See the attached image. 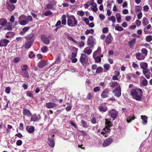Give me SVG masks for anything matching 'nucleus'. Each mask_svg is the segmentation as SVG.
Returning a JSON list of instances; mask_svg holds the SVG:
<instances>
[{"mask_svg":"<svg viewBox=\"0 0 152 152\" xmlns=\"http://www.w3.org/2000/svg\"><path fill=\"white\" fill-rule=\"evenodd\" d=\"M130 93L134 99L138 101L141 100L143 95V92L141 89L138 88L133 89L131 90Z\"/></svg>","mask_w":152,"mask_h":152,"instance_id":"nucleus-1","label":"nucleus"},{"mask_svg":"<svg viewBox=\"0 0 152 152\" xmlns=\"http://www.w3.org/2000/svg\"><path fill=\"white\" fill-rule=\"evenodd\" d=\"M77 21L74 16L72 15L68 17L67 24L69 26L74 27L77 25Z\"/></svg>","mask_w":152,"mask_h":152,"instance_id":"nucleus-2","label":"nucleus"},{"mask_svg":"<svg viewBox=\"0 0 152 152\" xmlns=\"http://www.w3.org/2000/svg\"><path fill=\"white\" fill-rule=\"evenodd\" d=\"M110 128H108L107 127H105L102 130L101 132L100 131V129L98 130L97 131V133H99V135L101 136H104L105 137L108 136V134L110 132Z\"/></svg>","mask_w":152,"mask_h":152,"instance_id":"nucleus-3","label":"nucleus"},{"mask_svg":"<svg viewBox=\"0 0 152 152\" xmlns=\"http://www.w3.org/2000/svg\"><path fill=\"white\" fill-rule=\"evenodd\" d=\"M88 58L87 55L85 54H82L80 59V62L82 64H87L88 61Z\"/></svg>","mask_w":152,"mask_h":152,"instance_id":"nucleus-4","label":"nucleus"},{"mask_svg":"<svg viewBox=\"0 0 152 152\" xmlns=\"http://www.w3.org/2000/svg\"><path fill=\"white\" fill-rule=\"evenodd\" d=\"M108 115H110L111 117L115 120L118 115V112L114 109H112L111 110L108 111Z\"/></svg>","mask_w":152,"mask_h":152,"instance_id":"nucleus-5","label":"nucleus"},{"mask_svg":"<svg viewBox=\"0 0 152 152\" xmlns=\"http://www.w3.org/2000/svg\"><path fill=\"white\" fill-rule=\"evenodd\" d=\"M95 39L92 36H90L87 41L88 45L90 48H92L94 46L95 42Z\"/></svg>","mask_w":152,"mask_h":152,"instance_id":"nucleus-6","label":"nucleus"},{"mask_svg":"<svg viewBox=\"0 0 152 152\" xmlns=\"http://www.w3.org/2000/svg\"><path fill=\"white\" fill-rule=\"evenodd\" d=\"M113 141V138L112 137L106 139L103 142L102 145L104 147H107Z\"/></svg>","mask_w":152,"mask_h":152,"instance_id":"nucleus-7","label":"nucleus"},{"mask_svg":"<svg viewBox=\"0 0 152 152\" xmlns=\"http://www.w3.org/2000/svg\"><path fill=\"white\" fill-rule=\"evenodd\" d=\"M54 135L53 134L51 137H49L48 138L47 143L51 147H53L55 146L54 137Z\"/></svg>","mask_w":152,"mask_h":152,"instance_id":"nucleus-8","label":"nucleus"},{"mask_svg":"<svg viewBox=\"0 0 152 152\" xmlns=\"http://www.w3.org/2000/svg\"><path fill=\"white\" fill-rule=\"evenodd\" d=\"M98 107L99 111L101 113L105 112L108 109L107 107L103 104L99 105Z\"/></svg>","mask_w":152,"mask_h":152,"instance_id":"nucleus-9","label":"nucleus"},{"mask_svg":"<svg viewBox=\"0 0 152 152\" xmlns=\"http://www.w3.org/2000/svg\"><path fill=\"white\" fill-rule=\"evenodd\" d=\"M13 3L9 2L6 3L7 8L10 11H12L15 8V6Z\"/></svg>","mask_w":152,"mask_h":152,"instance_id":"nucleus-10","label":"nucleus"},{"mask_svg":"<svg viewBox=\"0 0 152 152\" xmlns=\"http://www.w3.org/2000/svg\"><path fill=\"white\" fill-rule=\"evenodd\" d=\"M110 91L109 89L106 88L102 92L101 94V97L103 99L108 97Z\"/></svg>","mask_w":152,"mask_h":152,"instance_id":"nucleus-11","label":"nucleus"},{"mask_svg":"<svg viewBox=\"0 0 152 152\" xmlns=\"http://www.w3.org/2000/svg\"><path fill=\"white\" fill-rule=\"evenodd\" d=\"M112 92L115 94V96L117 97H119L121 95V89L120 87L113 90Z\"/></svg>","mask_w":152,"mask_h":152,"instance_id":"nucleus-12","label":"nucleus"},{"mask_svg":"<svg viewBox=\"0 0 152 152\" xmlns=\"http://www.w3.org/2000/svg\"><path fill=\"white\" fill-rule=\"evenodd\" d=\"M41 39L43 42L46 45H48L50 43V39L48 38L44 35L41 36Z\"/></svg>","mask_w":152,"mask_h":152,"instance_id":"nucleus-13","label":"nucleus"},{"mask_svg":"<svg viewBox=\"0 0 152 152\" xmlns=\"http://www.w3.org/2000/svg\"><path fill=\"white\" fill-rule=\"evenodd\" d=\"M40 119V116L39 115H38V116L36 114H34L31 115V121H38Z\"/></svg>","mask_w":152,"mask_h":152,"instance_id":"nucleus-14","label":"nucleus"},{"mask_svg":"<svg viewBox=\"0 0 152 152\" xmlns=\"http://www.w3.org/2000/svg\"><path fill=\"white\" fill-rule=\"evenodd\" d=\"M10 42L7 39H4L0 40V46L6 47Z\"/></svg>","mask_w":152,"mask_h":152,"instance_id":"nucleus-15","label":"nucleus"},{"mask_svg":"<svg viewBox=\"0 0 152 152\" xmlns=\"http://www.w3.org/2000/svg\"><path fill=\"white\" fill-rule=\"evenodd\" d=\"M45 106L46 107L48 108H53L57 106V104L54 103L49 102L46 103L45 104Z\"/></svg>","mask_w":152,"mask_h":152,"instance_id":"nucleus-16","label":"nucleus"},{"mask_svg":"<svg viewBox=\"0 0 152 152\" xmlns=\"http://www.w3.org/2000/svg\"><path fill=\"white\" fill-rule=\"evenodd\" d=\"M47 65V63L44 60H41L38 64V67L42 68Z\"/></svg>","mask_w":152,"mask_h":152,"instance_id":"nucleus-17","label":"nucleus"},{"mask_svg":"<svg viewBox=\"0 0 152 152\" xmlns=\"http://www.w3.org/2000/svg\"><path fill=\"white\" fill-rule=\"evenodd\" d=\"M35 128L33 126H27L26 127V129L29 133H31L34 131Z\"/></svg>","mask_w":152,"mask_h":152,"instance_id":"nucleus-18","label":"nucleus"},{"mask_svg":"<svg viewBox=\"0 0 152 152\" xmlns=\"http://www.w3.org/2000/svg\"><path fill=\"white\" fill-rule=\"evenodd\" d=\"M137 59L138 60H142L145 59V56L140 53H137L135 54Z\"/></svg>","mask_w":152,"mask_h":152,"instance_id":"nucleus-19","label":"nucleus"},{"mask_svg":"<svg viewBox=\"0 0 152 152\" xmlns=\"http://www.w3.org/2000/svg\"><path fill=\"white\" fill-rule=\"evenodd\" d=\"M34 40L32 39L30 41H29L26 42L25 45V47L26 48L28 49L30 48L33 43Z\"/></svg>","mask_w":152,"mask_h":152,"instance_id":"nucleus-20","label":"nucleus"},{"mask_svg":"<svg viewBox=\"0 0 152 152\" xmlns=\"http://www.w3.org/2000/svg\"><path fill=\"white\" fill-rule=\"evenodd\" d=\"M136 41V39L134 38L132 40L129 42L128 45L129 46L130 48H132L134 47V45Z\"/></svg>","mask_w":152,"mask_h":152,"instance_id":"nucleus-21","label":"nucleus"},{"mask_svg":"<svg viewBox=\"0 0 152 152\" xmlns=\"http://www.w3.org/2000/svg\"><path fill=\"white\" fill-rule=\"evenodd\" d=\"M101 49L100 47L98 48L97 50L94 52L93 53V56L95 55H101Z\"/></svg>","mask_w":152,"mask_h":152,"instance_id":"nucleus-22","label":"nucleus"},{"mask_svg":"<svg viewBox=\"0 0 152 152\" xmlns=\"http://www.w3.org/2000/svg\"><path fill=\"white\" fill-rule=\"evenodd\" d=\"M141 119H142V121H142V124L143 125H146L147 124V119L148 118L145 115H141Z\"/></svg>","mask_w":152,"mask_h":152,"instance_id":"nucleus-23","label":"nucleus"},{"mask_svg":"<svg viewBox=\"0 0 152 152\" xmlns=\"http://www.w3.org/2000/svg\"><path fill=\"white\" fill-rule=\"evenodd\" d=\"M112 37L110 35V34L108 35L106 38L105 42L107 44H109L111 42V39Z\"/></svg>","mask_w":152,"mask_h":152,"instance_id":"nucleus-24","label":"nucleus"},{"mask_svg":"<svg viewBox=\"0 0 152 152\" xmlns=\"http://www.w3.org/2000/svg\"><path fill=\"white\" fill-rule=\"evenodd\" d=\"M97 55H95L94 57L93 55V58L94 59L95 62L97 63H99L101 62V58L99 56H96Z\"/></svg>","mask_w":152,"mask_h":152,"instance_id":"nucleus-25","label":"nucleus"},{"mask_svg":"<svg viewBox=\"0 0 152 152\" xmlns=\"http://www.w3.org/2000/svg\"><path fill=\"white\" fill-rule=\"evenodd\" d=\"M20 74L24 77L28 78L29 77V74L27 71L23 72H20Z\"/></svg>","mask_w":152,"mask_h":152,"instance_id":"nucleus-26","label":"nucleus"},{"mask_svg":"<svg viewBox=\"0 0 152 152\" xmlns=\"http://www.w3.org/2000/svg\"><path fill=\"white\" fill-rule=\"evenodd\" d=\"M23 113L24 115H26L28 116H31V113L30 111L26 109H24L23 110Z\"/></svg>","mask_w":152,"mask_h":152,"instance_id":"nucleus-27","label":"nucleus"},{"mask_svg":"<svg viewBox=\"0 0 152 152\" xmlns=\"http://www.w3.org/2000/svg\"><path fill=\"white\" fill-rule=\"evenodd\" d=\"M83 52L87 55H89L91 53L92 50L91 49H89L87 47L84 49Z\"/></svg>","mask_w":152,"mask_h":152,"instance_id":"nucleus-28","label":"nucleus"},{"mask_svg":"<svg viewBox=\"0 0 152 152\" xmlns=\"http://www.w3.org/2000/svg\"><path fill=\"white\" fill-rule=\"evenodd\" d=\"M12 24L10 23H6L5 26V28L6 29L8 30H12Z\"/></svg>","mask_w":152,"mask_h":152,"instance_id":"nucleus-29","label":"nucleus"},{"mask_svg":"<svg viewBox=\"0 0 152 152\" xmlns=\"http://www.w3.org/2000/svg\"><path fill=\"white\" fill-rule=\"evenodd\" d=\"M115 16L117 19V22L118 23H120L121 22V15L120 13H117L116 14Z\"/></svg>","mask_w":152,"mask_h":152,"instance_id":"nucleus-30","label":"nucleus"},{"mask_svg":"<svg viewBox=\"0 0 152 152\" xmlns=\"http://www.w3.org/2000/svg\"><path fill=\"white\" fill-rule=\"evenodd\" d=\"M7 23V20L6 19L4 18H1L0 19V25L4 26Z\"/></svg>","mask_w":152,"mask_h":152,"instance_id":"nucleus-31","label":"nucleus"},{"mask_svg":"<svg viewBox=\"0 0 152 152\" xmlns=\"http://www.w3.org/2000/svg\"><path fill=\"white\" fill-rule=\"evenodd\" d=\"M135 118L134 115L132 116H130L127 118L126 121L128 123H130L132 121L134 120Z\"/></svg>","mask_w":152,"mask_h":152,"instance_id":"nucleus-32","label":"nucleus"},{"mask_svg":"<svg viewBox=\"0 0 152 152\" xmlns=\"http://www.w3.org/2000/svg\"><path fill=\"white\" fill-rule=\"evenodd\" d=\"M66 16L65 15H63L61 18V23L63 25H65L66 24Z\"/></svg>","mask_w":152,"mask_h":152,"instance_id":"nucleus-33","label":"nucleus"},{"mask_svg":"<svg viewBox=\"0 0 152 152\" xmlns=\"http://www.w3.org/2000/svg\"><path fill=\"white\" fill-rule=\"evenodd\" d=\"M140 66L143 69H147L148 67V64L145 62L142 63L140 64Z\"/></svg>","mask_w":152,"mask_h":152,"instance_id":"nucleus-34","label":"nucleus"},{"mask_svg":"<svg viewBox=\"0 0 152 152\" xmlns=\"http://www.w3.org/2000/svg\"><path fill=\"white\" fill-rule=\"evenodd\" d=\"M94 33V31L93 29H91L90 30L87 29L85 32V34L88 35V34H93Z\"/></svg>","mask_w":152,"mask_h":152,"instance_id":"nucleus-35","label":"nucleus"},{"mask_svg":"<svg viewBox=\"0 0 152 152\" xmlns=\"http://www.w3.org/2000/svg\"><path fill=\"white\" fill-rule=\"evenodd\" d=\"M142 23L143 25L145 26L149 22L146 18L144 17L142 19Z\"/></svg>","mask_w":152,"mask_h":152,"instance_id":"nucleus-36","label":"nucleus"},{"mask_svg":"<svg viewBox=\"0 0 152 152\" xmlns=\"http://www.w3.org/2000/svg\"><path fill=\"white\" fill-rule=\"evenodd\" d=\"M19 23L22 25H25L28 23V22L25 20L19 21Z\"/></svg>","mask_w":152,"mask_h":152,"instance_id":"nucleus-37","label":"nucleus"},{"mask_svg":"<svg viewBox=\"0 0 152 152\" xmlns=\"http://www.w3.org/2000/svg\"><path fill=\"white\" fill-rule=\"evenodd\" d=\"M41 51L43 53H46L48 50V48L47 46H44L41 48Z\"/></svg>","mask_w":152,"mask_h":152,"instance_id":"nucleus-38","label":"nucleus"},{"mask_svg":"<svg viewBox=\"0 0 152 152\" xmlns=\"http://www.w3.org/2000/svg\"><path fill=\"white\" fill-rule=\"evenodd\" d=\"M141 51L145 57L147 56L148 54V50L146 49L145 48L142 49L141 50Z\"/></svg>","mask_w":152,"mask_h":152,"instance_id":"nucleus-39","label":"nucleus"},{"mask_svg":"<svg viewBox=\"0 0 152 152\" xmlns=\"http://www.w3.org/2000/svg\"><path fill=\"white\" fill-rule=\"evenodd\" d=\"M115 29L119 31H121L124 30L123 28L121 26H119L118 24H117L115 26Z\"/></svg>","mask_w":152,"mask_h":152,"instance_id":"nucleus-40","label":"nucleus"},{"mask_svg":"<svg viewBox=\"0 0 152 152\" xmlns=\"http://www.w3.org/2000/svg\"><path fill=\"white\" fill-rule=\"evenodd\" d=\"M117 83H118L116 82H110V85L111 87L113 88L117 84Z\"/></svg>","mask_w":152,"mask_h":152,"instance_id":"nucleus-41","label":"nucleus"},{"mask_svg":"<svg viewBox=\"0 0 152 152\" xmlns=\"http://www.w3.org/2000/svg\"><path fill=\"white\" fill-rule=\"evenodd\" d=\"M34 36V34L33 33H31L27 36L26 37V38L28 40H29L32 39Z\"/></svg>","mask_w":152,"mask_h":152,"instance_id":"nucleus-42","label":"nucleus"},{"mask_svg":"<svg viewBox=\"0 0 152 152\" xmlns=\"http://www.w3.org/2000/svg\"><path fill=\"white\" fill-rule=\"evenodd\" d=\"M46 8L48 9H50L52 10L54 9L53 5L51 4H48L46 6Z\"/></svg>","mask_w":152,"mask_h":152,"instance_id":"nucleus-43","label":"nucleus"},{"mask_svg":"<svg viewBox=\"0 0 152 152\" xmlns=\"http://www.w3.org/2000/svg\"><path fill=\"white\" fill-rule=\"evenodd\" d=\"M108 19L110 21H111L113 23L115 22V17L114 16H112L111 17H109Z\"/></svg>","mask_w":152,"mask_h":152,"instance_id":"nucleus-44","label":"nucleus"},{"mask_svg":"<svg viewBox=\"0 0 152 152\" xmlns=\"http://www.w3.org/2000/svg\"><path fill=\"white\" fill-rule=\"evenodd\" d=\"M145 39L146 41L149 42L152 40V36L151 35H149L146 37Z\"/></svg>","mask_w":152,"mask_h":152,"instance_id":"nucleus-45","label":"nucleus"},{"mask_svg":"<svg viewBox=\"0 0 152 152\" xmlns=\"http://www.w3.org/2000/svg\"><path fill=\"white\" fill-rule=\"evenodd\" d=\"M26 95L30 97L33 98V94L31 92V91H28L26 94Z\"/></svg>","mask_w":152,"mask_h":152,"instance_id":"nucleus-46","label":"nucleus"},{"mask_svg":"<svg viewBox=\"0 0 152 152\" xmlns=\"http://www.w3.org/2000/svg\"><path fill=\"white\" fill-rule=\"evenodd\" d=\"M141 7L140 6H137L135 8L136 12H139L141 11Z\"/></svg>","mask_w":152,"mask_h":152,"instance_id":"nucleus-47","label":"nucleus"},{"mask_svg":"<svg viewBox=\"0 0 152 152\" xmlns=\"http://www.w3.org/2000/svg\"><path fill=\"white\" fill-rule=\"evenodd\" d=\"M102 68L101 67H99L97 69L96 73L97 74H99L102 72Z\"/></svg>","mask_w":152,"mask_h":152,"instance_id":"nucleus-48","label":"nucleus"},{"mask_svg":"<svg viewBox=\"0 0 152 152\" xmlns=\"http://www.w3.org/2000/svg\"><path fill=\"white\" fill-rule=\"evenodd\" d=\"M26 19L27 20L26 21L28 22V23L29 22H31L33 20L32 17L31 15H28L27 17L26 16Z\"/></svg>","mask_w":152,"mask_h":152,"instance_id":"nucleus-49","label":"nucleus"},{"mask_svg":"<svg viewBox=\"0 0 152 152\" xmlns=\"http://www.w3.org/2000/svg\"><path fill=\"white\" fill-rule=\"evenodd\" d=\"M52 13L53 12L50 11H48L45 12L44 13V15L46 16H48L52 15Z\"/></svg>","mask_w":152,"mask_h":152,"instance_id":"nucleus-50","label":"nucleus"},{"mask_svg":"<svg viewBox=\"0 0 152 152\" xmlns=\"http://www.w3.org/2000/svg\"><path fill=\"white\" fill-rule=\"evenodd\" d=\"M106 127H107L108 128H110L112 126V124L110 121H107L106 122Z\"/></svg>","mask_w":152,"mask_h":152,"instance_id":"nucleus-51","label":"nucleus"},{"mask_svg":"<svg viewBox=\"0 0 152 152\" xmlns=\"http://www.w3.org/2000/svg\"><path fill=\"white\" fill-rule=\"evenodd\" d=\"M81 123L83 125V127L86 128L88 127L86 123L83 120H81Z\"/></svg>","mask_w":152,"mask_h":152,"instance_id":"nucleus-52","label":"nucleus"},{"mask_svg":"<svg viewBox=\"0 0 152 152\" xmlns=\"http://www.w3.org/2000/svg\"><path fill=\"white\" fill-rule=\"evenodd\" d=\"M26 16L24 15H21L18 18L19 21H20L22 19H26Z\"/></svg>","mask_w":152,"mask_h":152,"instance_id":"nucleus-53","label":"nucleus"},{"mask_svg":"<svg viewBox=\"0 0 152 152\" xmlns=\"http://www.w3.org/2000/svg\"><path fill=\"white\" fill-rule=\"evenodd\" d=\"M67 38L69 40H72L73 42H75L76 44H78V42H77L76 41H75V39H74L72 37L70 36H67Z\"/></svg>","mask_w":152,"mask_h":152,"instance_id":"nucleus-54","label":"nucleus"},{"mask_svg":"<svg viewBox=\"0 0 152 152\" xmlns=\"http://www.w3.org/2000/svg\"><path fill=\"white\" fill-rule=\"evenodd\" d=\"M11 88L9 87H6L5 90V91L6 93L9 94L10 92Z\"/></svg>","mask_w":152,"mask_h":152,"instance_id":"nucleus-55","label":"nucleus"},{"mask_svg":"<svg viewBox=\"0 0 152 152\" xmlns=\"http://www.w3.org/2000/svg\"><path fill=\"white\" fill-rule=\"evenodd\" d=\"M104 67L106 70H108L110 67V65L109 64H105L104 65Z\"/></svg>","mask_w":152,"mask_h":152,"instance_id":"nucleus-56","label":"nucleus"},{"mask_svg":"<svg viewBox=\"0 0 152 152\" xmlns=\"http://www.w3.org/2000/svg\"><path fill=\"white\" fill-rule=\"evenodd\" d=\"M142 83L143 86H146L148 84V81L145 79L142 81Z\"/></svg>","mask_w":152,"mask_h":152,"instance_id":"nucleus-57","label":"nucleus"},{"mask_svg":"<svg viewBox=\"0 0 152 152\" xmlns=\"http://www.w3.org/2000/svg\"><path fill=\"white\" fill-rule=\"evenodd\" d=\"M77 14L81 16H83L84 15V12L82 11H78Z\"/></svg>","mask_w":152,"mask_h":152,"instance_id":"nucleus-58","label":"nucleus"},{"mask_svg":"<svg viewBox=\"0 0 152 152\" xmlns=\"http://www.w3.org/2000/svg\"><path fill=\"white\" fill-rule=\"evenodd\" d=\"M51 99H52V101L56 102L58 101V100L57 99L56 97L54 96H51L50 97Z\"/></svg>","mask_w":152,"mask_h":152,"instance_id":"nucleus-59","label":"nucleus"},{"mask_svg":"<svg viewBox=\"0 0 152 152\" xmlns=\"http://www.w3.org/2000/svg\"><path fill=\"white\" fill-rule=\"evenodd\" d=\"M22 142L21 140H17L16 142V144L17 145L20 146L22 144Z\"/></svg>","mask_w":152,"mask_h":152,"instance_id":"nucleus-60","label":"nucleus"},{"mask_svg":"<svg viewBox=\"0 0 152 152\" xmlns=\"http://www.w3.org/2000/svg\"><path fill=\"white\" fill-rule=\"evenodd\" d=\"M142 16V13L140 12L139 13H138L137 15V18L139 19H141Z\"/></svg>","mask_w":152,"mask_h":152,"instance_id":"nucleus-61","label":"nucleus"},{"mask_svg":"<svg viewBox=\"0 0 152 152\" xmlns=\"http://www.w3.org/2000/svg\"><path fill=\"white\" fill-rule=\"evenodd\" d=\"M35 56L34 54L33 53V52L32 51L30 52L29 53L28 57L30 58H32L34 57Z\"/></svg>","mask_w":152,"mask_h":152,"instance_id":"nucleus-62","label":"nucleus"},{"mask_svg":"<svg viewBox=\"0 0 152 152\" xmlns=\"http://www.w3.org/2000/svg\"><path fill=\"white\" fill-rule=\"evenodd\" d=\"M99 17L101 20H104L105 19V16L102 14H100L99 15Z\"/></svg>","mask_w":152,"mask_h":152,"instance_id":"nucleus-63","label":"nucleus"},{"mask_svg":"<svg viewBox=\"0 0 152 152\" xmlns=\"http://www.w3.org/2000/svg\"><path fill=\"white\" fill-rule=\"evenodd\" d=\"M79 131L81 132L83 136H87V134L85 131L83 130H80Z\"/></svg>","mask_w":152,"mask_h":152,"instance_id":"nucleus-64","label":"nucleus"}]
</instances>
